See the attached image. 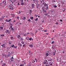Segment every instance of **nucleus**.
<instances>
[{
    "instance_id": "nucleus-28",
    "label": "nucleus",
    "mask_w": 66,
    "mask_h": 66,
    "mask_svg": "<svg viewBox=\"0 0 66 66\" xmlns=\"http://www.w3.org/2000/svg\"><path fill=\"white\" fill-rule=\"evenodd\" d=\"M43 11H44V12L45 13H47V12H46V11L44 10H43Z\"/></svg>"
},
{
    "instance_id": "nucleus-8",
    "label": "nucleus",
    "mask_w": 66,
    "mask_h": 66,
    "mask_svg": "<svg viewBox=\"0 0 66 66\" xmlns=\"http://www.w3.org/2000/svg\"><path fill=\"white\" fill-rule=\"evenodd\" d=\"M44 6H45V7H47L48 6V4L46 3L44 5Z\"/></svg>"
},
{
    "instance_id": "nucleus-62",
    "label": "nucleus",
    "mask_w": 66,
    "mask_h": 66,
    "mask_svg": "<svg viewBox=\"0 0 66 66\" xmlns=\"http://www.w3.org/2000/svg\"><path fill=\"white\" fill-rule=\"evenodd\" d=\"M20 66H22V64H20Z\"/></svg>"
},
{
    "instance_id": "nucleus-34",
    "label": "nucleus",
    "mask_w": 66,
    "mask_h": 66,
    "mask_svg": "<svg viewBox=\"0 0 66 66\" xmlns=\"http://www.w3.org/2000/svg\"><path fill=\"white\" fill-rule=\"evenodd\" d=\"M6 22H9V20H8L7 19H6Z\"/></svg>"
},
{
    "instance_id": "nucleus-55",
    "label": "nucleus",
    "mask_w": 66,
    "mask_h": 66,
    "mask_svg": "<svg viewBox=\"0 0 66 66\" xmlns=\"http://www.w3.org/2000/svg\"><path fill=\"white\" fill-rule=\"evenodd\" d=\"M56 24H59V23H58V22H56Z\"/></svg>"
},
{
    "instance_id": "nucleus-11",
    "label": "nucleus",
    "mask_w": 66,
    "mask_h": 66,
    "mask_svg": "<svg viewBox=\"0 0 66 66\" xmlns=\"http://www.w3.org/2000/svg\"><path fill=\"white\" fill-rule=\"evenodd\" d=\"M29 38H29L27 37L25 38L26 39H27V40H29Z\"/></svg>"
},
{
    "instance_id": "nucleus-18",
    "label": "nucleus",
    "mask_w": 66,
    "mask_h": 66,
    "mask_svg": "<svg viewBox=\"0 0 66 66\" xmlns=\"http://www.w3.org/2000/svg\"><path fill=\"white\" fill-rule=\"evenodd\" d=\"M29 46L31 47H33V46L32 44L30 45Z\"/></svg>"
},
{
    "instance_id": "nucleus-53",
    "label": "nucleus",
    "mask_w": 66,
    "mask_h": 66,
    "mask_svg": "<svg viewBox=\"0 0 66 66\" xmlns=\"http://www.w3.org/2000/svg\"><path fill=\"white\" fill-rule=\"evenodd\" d=\"M44 31L45 32H47V30H44Z\"/></svg>"
},
{
    "instance_id": "nucleus-20",
    "label": "nucleus",
    "mask_w": 66,
    "mask_h": 66,
    "mask_svg": "<svg viewBox=\"0 0 66 66\" xmlns=\"http://www.w3.org/2000/svg\"><path fill=\"white\" fill-rule=\"evenodd\" d=\"M62 11L63 12H64V11H65V8H63V9Z\"/></svg>"
},
{
    "instance_id": "nucleus-51",
    "label": "nucleus",
    "mask_w": 66,
    "mask_h": 66,
    "mask_svg": "<svg viewBox=\"0 0 66 66\" xmlns=\"http://www.w3.org/2000/svg\"><path fill=\"white\" fill-rule=\"evenodd\" d=\"M50 12H53V11L52 10H51Z\"/></svg>"
},
{
    "instance_id": "nucleus-37",
    "label": "nucleus",
    "mask_w": 66,
    "mask_h": 66,
    "mask_svg": "<svg viewBox=\"0 0 66 66\" xmlns=\"http://www.w3.org/2000/svg\"><path fill=\"white\" fill-rule=\"evenodd\" d=\"M62 4H65V3L64 2H62Z\"/></svg>"
},
{
    "instance_id": "nucleus-56",
    "label": "nucleus",
    "mask_w": 66,
    "mask_h": 66,
    "mask_svg": "<svg viewBox=\"0 0 66 66\" xmlns=\"http://www.w3.org/2000/svg\"><path fill=\"white\" fill-rule=\"evenodd\" d=\"M9 7H13L12 6H9Z\"/></svg>"
},
{
    "instance_id": "nucleus-59",
    "label": "nucleus",
    "mask_w": 66,
    "mask_h": 66,
    "mask_svg": "<svg viewBox=\"0 0 66 66\" xmlns=\"http://www.w3.org/2000/svg\"><path fill=\"white\" fill-rule=\"evenodd\" d=\"M20 44L18 43V45H19V46H20Z\"/></svg>"
},
{
    "instance_id": "nucleus-17",
    "label": "nucleus",
    "mask_w": 66,
    "mask_h": 66,
    "mask_svg": "<svg viewBox=\"0 0 66 66\" xmlns=\"http://www.w3.org/2000/svg\"><path fill=\"white\" fill-rule=\"evenodd\" d=\"M26 17H25V16H23V20H25V19H26Z\"/></svg>"
},
{
    "instance_id": "nucleus-63",
    "label": "nucleus",
    "mask_w": 66,
    "mask_h": 66,
    "mask_svg": "<svg viewBox=\"0 0 66 66\" xmlns=\"http://www.w3.org/2000/svg\"><path fill=\"white\" fill-rule=\"evenodd\" d=\"M12 59H14L13 58V57H12Z\"/></svg>"
},
{
    "instance_id": "nucleus-25",
    "label": "nucleus",
    "mask_w": 66,
    "mask_h": 66,
    "mask_svg": "<svg viewBox=\"0 0 66 66\" xmlns=\"http://www.w3.org/2000/svg\"><path fill=\"white\" fill-rule=\"evenodd\" d=\"M11 30H12V31H13V30H14V29H13V28L11 27Z\"/></svg>"
},
{
    "instance_id": "nucleus-40",
    "label": "nucleus",
    "mask_w": 66,
    "mask_h": 66,
    "mask_svg": "<svg viewBox=\"0 0 66 66\" xmlns=\"http://www.w3.org/2000/svg\"><path fill=\"white\" fill-rule=\"evenodd\" d=\"M19 46H20V47H22V45L21 44H20V45H19Z\"/></svg>"
},
{
    "instance_id": "nucleus-32",
    "label": "nucleus",
    "mask_w": 66,
    "mask_h": 66,
    "mask_svg": "<svg viewBox=\"0 0 66 66\" xmlns=\"http://www.w3.org/2000/svg\"><path fill=\"white\" fill-rule=\"evenodd\" d=\"M54 7H55V8H56V7H57V6L55 5H54Z\"/></svg>"
},
{
    "instance_id": "nucleus-50",
    "label": "nucleus",
    "mask_w": 66,
    "mask_h": 66,
    "mask_svg": "<svg viewBox=\"0 0 66 66\" xmlns=\"http://www.w3.org/2000/svg\"><path fill=\"white\" fill-rule=\"evenodd\" d=\"M50 65H51V66H52V63H51L50 64Z\"/></svg>"
},
{
    "instance_id": "nucleus-45",
    "label": "nucleus",
    "mask_w": 66,
    "mask_h": 66,
    "mask_svg": "<svg viewBox=\"0 0 66 66\" xmlns=\"http://www.w3.org/2000/svg\"><path fill=\"white\" fill-rule=\"evenodd\" d=\"M52 40H54V38H52Z\"/></svg>"
},
{
    "instance_id": "nucleus-48",
    "label": "nucleus",
    "mask_w": 66,
    "mask_h": 66,
    "mask_svg": "<svg viewBox=\"0 0 66 66\" xmlns=\"http://www.w3.org/2000/svg\"><path fill=\"white\" fill-rule=\"evenodd\" d=\"M40 6H43V4H40Z\"/></svg>"
},
{
    "instance_id": "nucleus-29",
    "label": "nucleus",
    "mask_w": 66,
    "mask_h": 66,
    "mask_svg": "<svg viewBox=\"0 0 66 66\" xmlns=\"http://www.w3.org/2000/svg\"><path fill=\"white\" fill-rule=\"evenodd\" d=\"M21 43L22 44H24V42H23V41H22Z\"/></svg>"
},
{
    "instance_id": "nucleus-52",
    "label": "nucleus",
    "mask_w": 66,
    "mask_h": 66,
    "mask_svg": "<svg viewBox=\"0 0 66 66\" xmlns=\"http://www.w3.org/2000/svg\"><path fill=\"white\" fill-rule=\"evenodd\" d=\"M13 37H13V36H11V38H13Z\"/></svg>"
},
{
    "instance_id": "nucleus-30",
    "label": "nucleus",
    "mask_w": 66,
    "mask_h": 66,
    "mask_svg": "<svg viewBox=\"0 0 66 66\" xmlns=\"http://www.w3.org/2000/svg\"><path fill=\"white\" fill-rule=\"evenodd\" d=\"M54 43V41L52 42V44H53Z\"/></svg>"
},
{
    "instance_id": "nucleus-24",
    "label": "nucleus",
    "mask_w": 66,
    "mask_h": 66,
    "mask_svg": "<svg viewBox=\"0 0 66 66\" xmlns=\"http://www.w3.org/2000/svg\"><path fill=\"white\" fill-rule=\"evenodd\" d=\"M28 21H29V22H31V20H30V19H29L28 20Z\"/></svg>"
},
{
    "instance_id": "nucleus-41",
    "label": "nucleus",
    "mask_w": 66,
    "mask_h": 66,
    "mask_svg": "<svg viewBox=\"0 0 66 66\" xmlns=\"http://www.w3.org/2000/svg\"><path fill=\"white\" fill-rule=\"evenodd\" d=\"M18 5H20V4H19V3H18L17 4Z\"/></svg>"
},
{
    "instance_id": "nucleus-43",
    "label": "nucleus",
    "mask_w": 66,
    "mask_h": 66,
    "mask_svg": "<svg viewBox=\"0 0 66 66\" xmlns=\"http://www.w3.org/2000/svg\"><path fill=\"white\" fill-rule=\"evenodd\" d=\"M10 56V55L9 54H8L7 55V56L8 57V56Z\"/></svg>"
},
{
    "instance_id": "nucleus-19",
    "label": "nucleus",
    "mask_w": 66,
    "mask_h": 66,
    "mask_svg": "<svg viewBox=\"0 0 66 66\" xmlns=\"http://www.w3.org/2000/svg\"><path fill=\"white\" fill-rule=\"evenodd\" d=\"M20 1L21 3H22V2H23V0H20Z\"/></svg>"
},
{
    "instance_id": "nucleus-2",
    "label": "nucleus",
    "mask_w": 66,
    "mask_h": 66,
    "mask_svg": "<svg viewBox=\"0 0 66 66\" xmlns=\"http://www.w3.org/2000/svg\"><path fill=\"white\" fill-rule=\"evenodd\" d=\"M5 33L6 34H7L8 33L9 34H10V30H7L5 32Z\"/></svg>"
},
{
    "instance_id": "nucleus-7",
    "label": "nucleus",
    "mask_w": 66,
    "mask_h": 66,
    "mask_svg": "<svg viewBox=\"0 0 66 66\" xmlns=\"http://www.w3.org/2000/svg\"><path fill=\"white\" fill-rule=\"evenodd\" d=\"M45 61L44 62V64H46L47 62V60H45Z\"/></svg>"
},
{
    "instance_id": "nucleus-61",
    "label": "nucleus",
    "mask_w": 66,
    "mask_h": 66,
    "mask_svg": "<svg viewBox=\"0 0 66 66\" xmlns=\"http://www.w3.org/2000/svg\"><path fill=\"white\" fill-rule=\"evenodd\" d=\"M17 46H15V47L14 46V48H17Z\"/></svg>"
},
{
    "instance_id": "nucleus-16",
    "label": "nucleus",
    "mask_w": 66,
    "mask_h": 66,
    "mask_svg": "<svg viewBox=\"0 0 66 66\" xmlns=\"http://www.w3.org/2000/svg\"><path fill=\"white\" fill-rule=\"evenodd\" d=\"M5 65H6V63H3V65H2V66H5Z\"/></svg>"
},
{
    "instance_id": "nucleus-9",
    "label": "nucleus",
    "mask_w": 66,
    "mask_h": 66,
    "mask_svg": "<svg viewBox=\"0 0 66 66\" xmlns=\"http://www.w3.org/2000/svg\"><path fill=\"white\" fill-rule=\"evenodd\" d=\"M5 35V32H4L3 34H2L1 35V36H2V37H3V36H4V35Z\"/></svg>"
},
{
    "instance_id": "nucleus-14",
    "label": "nucleus",
    "mask_w": 66,
    "mask_h": 66,
    "mask_svg": "<svg viewBox=\"0 0 66 66\" xmlns=\"http://www.w3.org/2000/svg\"><path fill=\"white\" fill-rule=\"evenodd\" d=\"M46 56H48L49 55V54L48 53H46L45 54Z\"/></svg>"
},
{
    "instance_id": "nucleus-47",
    "label": "nucleus",
    "mask_w": 66,
    "mask_h": 66,
    "mask_svg": "<svg viewBox=\"0 0 66 66\" xmlns=\"http://www.w3.org/2000/svg\"><path fill=\"white\" fill-rule=\"evenodd\" d=\"M44 15L46 16V15H47V13H45V14H44Z\"/></svg>"
},
{
    "instance_id": "nucleus-12",
    "label": "nucleus",
    "mask_w": 66,
    "mask_h": 66,
    "mask_svg": "<svg viewBox=\"0 0 66 66\" xmlns=\"http://www.w3.org/2000/svg\"><path fill=\"white\" fill-rule=\"evenodd\" d=\"M3 27L1 26V27H0V30H2L3 29Z\"/></svg>"
},
{
    "instance_id": "nucleus-39",
    "label": "nucleus",
    "mask_w": 66,
    "mask_h": 66,
    "mask_svg": "<svg viewBox=\"0 0 66 66\" xmlns=\"http://www.w3.org/2000/svg\"><path fill=\"white\" fill-rule=\"evenodd\" d=\"M11 21V19H10V20H8V22H10Z\"/></svg>"
},
{
    "instance_id": "nucleus-3",
    "label": "nucleus",
    "mask_w": 66,
    "mask_h": 66,
    "mask_svg": "<svg viewBox=\"0 0 66 66\" xmlns=\"http://www.w3.org/2000/svg\"><path fill=\"white\" fill-rule=\"evenodd\" d=\"M3 3H4V6H5V5H6V2L5 1H3Z\"/></svg>"
},
{
    "instance_id": "nucleus-36",
    "label": "nucleus",
    "mask_w": 66,
    "mask_h": 66,
    "mask_svg": "<svg viewBox=\"0 0 66 66\" xmlns=\"http://www.w3.org/2000/svg\"><path fill=\"white\" fill-rule=\"evenodd\" d=\"M22 5H23L24 4L23 2L21 3Z\"/></svg>"
},
{
    "instance_id": "nucleus-26",
    "label": "nucleus",
    "mask_w": 66,
    "mask_h": 66,
    "mask_svg": "<svg viewBox=\"0 0 66 66\" xmlns=\"http://www.w3.org/2000/svg\"><path fill=\"white\" fill-rule=\"evenodd\" d=\"M9 44L10 45H11V44H12V43H11V42L9 41Z\"/></svg>"
},
{
    "instance_id": "nucleus-54",
    "label": "nucleus",
    "mask_w": 66,
    "mask_h": 66,
    "mask_svg": "<svg viewBox=\"0 0 66 66\" xmlns=\"http://www.w3.org/2000/svg\"><path fill=\"white\" fill-rule=\"evenodd\" d=\"M11 28H12V27H9V29H11Z\"/></svg>"
},
{
    "instance_id": "nucleus-1",
    "label": "nucleus",
    "mask_w": 66,
    "mask_h": 66,
    "mask_svg": "<svg viewBox=\"0 0 66 66\" xmlns=\"http://www.w3.org/2000/svg\"><path fill=\"white\" fill-rule=\"evenodd\" d=\"M21 35L19 34L18 35L17 38L18 39H20V40L22 41V40H23V39H22L21 37Z\"/></svg>"
},
{
    "instance_id": "nucleus-42",
    "label": "nucleus",
    "mask_w": 66,
    "mask_h": 66,
    "mask_svg": "<svg viewBox=\"0 0 66 66\" xmlns=\"http://www.w3.org/2000/svg\"><path fill=\"white\" fill-rule=\"evenodd\" d=\"M37 20H38V18H37L36 19H35V21H37Z\"/></svg>"
},
{
    "instance_id": "nucleus-21",
    "label": "nucleus",
    "mask_w": 66,
    "mask_h": 66,
    "mask_svg": "<svg viewBox=\"0 0 66 66\" xmlns=\"http://www.w3.org/2000/svg\"><path fill=\"white\" fill-rule=\"evenodd\" d=\"M33 18H33V17H32L30 18V19H33Z\"/></svg>"
},
{
    "instance_id": "nucleus-64",
    "label": "nucleus",
    "mask_w": 66,
    "mask_h": 66,
    "mask_svg": "<svg viewBox=\"0 0 66 66\" xmlns=\"http://www.w3.org/2000/svg\"><path fill=\"white\" fill-rule=\"evenodd\" d=\"M13 22H16V21H15V20H14V21H13Z\"/></svg>"
},
{
    "instance_id": "nucleus-33",
    "label": "nucleus",
    "mask_w": 66,
    "mask_h": 66,
    "mask_svg": "<svg viewBox=\"0 0 66 66\" xmlns=\"http://www.w3.org/2000/svg\"><path fill=\"white\" fill-rule=\"evenodd\" d=\"M10 2H12V4H13V3H14V2H13L11 1H10Z\"/></svg>"
},
{
    "instance_id": "nucleus-31",
    "label": "nucleus",
    "mask_w": 66,
    "mask_h": 66,
    "mask_svg": "<svg viewBox=\"0 0 66 66\" xmlns=\"http://www.w3.org/2000/svg\"><path fill=\"white\" fill-rule=\"evenodd\" d=\"M29 40H32V38H30L29 39Z\"/></svg>"
},
{
    "instance_id": "nucleus-38",
    "label": "nucleus",
    "mask_w": 66,
    "mask_h": 66,
    "mask_svg": "<svg viewBox=\"0 0 66 66\" xmlns=\"http://www.w3.org/2000/svg\"><path fill=\"white\" fill-rule=\"evenodd\" d=\"M60 21H61V22H62L63 21V20H60Z\"/></svg>"
},
{
    "instance_id": "nucleus-10",
    "label": "nucleus",
    "mask_w": 66,
    "mask_h": 66,
    "mask_svg": "<svg viewBox=\"0 0 66 66\" xmlns=\"http://www.w3.org/2000/svg\"><path fill=\"white\" fill-rule=\"evenodd\" d=\"M10 25V27L12 28L13 27V24L12 23H10L9 24Z\"/></svg>"
},
{
    "instance_id": "nucleus-6",
    "label": "nucleus",
    "mask_w": 66,
    "mask_h": 66,
    "mask_svg": "<svg viewBox=\"0 0 66 66\" xmlns=\"http://www.w3.org/2000/svg\"><path fill=\"white\" fill-rule=\"evenodd\" d=\"M1 46H2V47H3L4 48H6V47H5V44H3L2 45H1Z\"/></svg>"
},
{
    "instance_id": "nucleus-46",
    "label": "nucleus",
    "mask_w": 66,
    "mask_h": 66,
    "mask_svg": "<svg viewBox=\"0 0 66 66\" xmlns=\"http://www.w3.org/2000/svg\"><path fill=\"white\" fill-rule=\"evenodd\" d=\"M42 9L43 10H44V7H42Z\"/></svg>"
},
{
    "instance_id": "nucleus-5",
    "label": "nucleus",
    "mask_w": 66,
    "mask_h": 66,
    "mask_svg": "<svg viewBox=\"0 0 66 66\" xmlns=\"http://www.w3.org/2000/svg\"><path fill=\"white\" fill-rule=\"evenodd\" d=\"M55 46L54 45H53V46H52V50H54L55 48Z\"/></svg>"
},
{
    "instance_id": "nucleus-27",
    "label": "nucleus",
    "mask_w": 66,
    "mask_h": 66,
    "mask_svg": "<svg viewBox=\"0 0 66 66\" xmlns=\"http://www.w3.org/2000/svg\"><path fill=\"white\" fill-rule=\"evenodd\" d=\"M12 47H14H14H15V45H12Z\"/></svg>"
},
{
    "instance_id": "nucleus-13",
    "label": "nucleus",
    "mask_w": 66,
    "mask_h": 66,
    "mask_svg": "<svg viewBox=\"0 0 66 66\" xmlns=\"http://www.w3.org/2000/svg\"><path fill=\"white\" fill-rule=\"evenodd\" d=\"M45 66H50V65H49L48 63H47L45 65Z\"/></svg>"
},
{
    "instance_id": "nucleus-22",
    "label": "nucleus",
    "mask_w": 66,
    "mask_h": 66,
    "mask_svg": "<svg viewBox=\"0 0 66 66\" xmlns=\"http://www.w3.org/2000/svg\"><path fill=\"white\" fill-rule=\"evenodd\" d=\"M26 44H24L23 45V47H25V46H26Z\"/></svg>"
},
{
    "instance_id": "nucleus-44",
    "label": "nucleus",
    "mask_w": 66,
    "mask_h": 66,
    "mask_svg": "<svg viewBox=\"0 0 66 66\" xmlns=\"http://www.w3.org/2000/svg\"><path fill=\"white\" fill-rule=\"evenodd\" d=\"M12 10H14V7H12V8L11 9Z\"/></svg>"
},
{
    "instance_id": "nucleus-23",
    "label": "nucleus",
    "mask_w": 66,
    "mask_h": 66,
    "mask_svg": "<svg viewBox=\"0 0 66 66\" xmlns=\"http://www.w3.org/2000/svg\"><path fill=\"white\" fill-rule=\"evenodd\" d=\"M46 9L47 10H48V9H49V8H48V6L46 8Z\"/></svg>"
},
{
    "instance_id": "nucleus-57",
    "label": "nucleus",
    "mask_w": 66,
    "mask_h": 66,
    "mask_svg": "<svg viewBox=\"0 0 66 66\" xmlns=\"http://www.w3.org/2000/svg\"><path fill=\"white\" fill-rule=\"evenodd\" d=\"M31 12H30L29 13L30 14V15H31Z\"/></svg>"
},
{
    "instance_id": "nucleus-35",
    "label": "nucleus",
    "mask_w": 66,
    "mask_h": 66,
    "mask_svg": "<svg viewBox=\"0 0 66 66\" xmlns=\"http://www.w3.org/2000/svg\"><path fill=\"white\" fill-rule=\"evenodd\" d=\"M16 18L18 19H19V17H18L17 16V17Z\"/></svg>"
},
{
    "instance_id": "nucleus-49",
    "label": "nucleus",
    "mask_w": 66,
    "mask_h": 66,
    "mask_svg": "<svg viewBox=\"0 0 66 66\" xmlns=\"http://www.w3.org/2000/svg\"><path fill=\"white\" fill-rule=\"evenodd\" d=\"M21 13L20 12H20L19 13H18L19 14H21Z\"/></svg>"
},
{
    "instance_id": "nucleus-15",
    "label": "nucleus",
    "mask_w": 66,
    "mask_h": 66,
    "mask_svg": "<svg viewBox=\"0 0 66 66\" xmlns=\"http://www.w3.org/2000/svg\"><path fill=\"white\" fill-rule=\"evenodd\" d=\"M39 4H38L37 5V8H38V7H39Z\"/></svg>"
},
{
    "instance_id": "nucleus-4",
    "label": "nucleus",
    "mask_w": 66,
    "mask_h": 66,
    "mask_svg": "<svg viewBox=\"0 0 66 66\" xmlns=\"http://www.w3.org/2000/svg\"><path fill=\"white\" fill-rule=\"evenodd\" d=\"M32 9H33V8H34V7H35V4H32Z\"/></svg>"
},
{
    "instance_id": "nucleus-60",
    "label": "nucleus",
    "mask_w": 66,
    "mask_h": 66,
    "mask_svg": "<svg viewBox=\"0 0 66 66\" xmlns=\"http://www.w3.org/2000/svg\"><path fill=\"white\" fill-rule=\"evenodd\" d=\"M42 22H44V20L43 21H42Z\"/></svg>"
},
{
    "instance_id": "nucleus-58",
    "label": "nucleus",
    "mask_w": 66,
    "mask_h": 66,
    "mask_svg": "<svg viewBox=\"0 0 66 66\" xmlns=\"http://www.w3.org/2000/svg\"><path fill=\"white\" fill-rule=\"evenodd\" d=\"M55 53H54V54H53V55H54H54H55Z\"/></svg>"
}]
</instances>
